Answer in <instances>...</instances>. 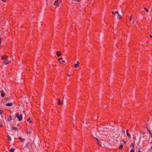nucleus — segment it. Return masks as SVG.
Here are the masks:
<instances>
[{"instance_id":"nucleus-32","label":"nucleus","mask_w":152,"mask_h":152,"mask_svg":"<svg viewBox=\"0 0 152 152\" xmlns=\"http://www.w3.org/2000/svg\"><path fill=\"white\" fill-rule=\"evenodd\" d=\"M148 132H149V133L150 134H151V132L150 131V130H149V129H148Z\"/></svg>"},{"instance_id":"nucleus-5","label":"nucleus","mask_w":152,"mask_h":152,"mask_svg":"<svg viewBox=\"0 0 152 152\" xmlns=\"http://www.w3.org/2000/svg\"><path fill=\"white\" fill-rule=\"evenodd\" d=\"M115 13H117V16L118 17H119V19H121V16L120 15V14L119 13V12L118 11H116L115 12Z\"/></svg>"},{"instance_id":"nucleus-18","label":"nucleus","mask_w":152,"mask_h":152,"mask_svg":"<svg viewBox=\"0 0 152 152\" xmlns=\"http://www.w3.org/2000/svg\"><path fill=\"white\" fill-rule=\"evenodd\" d=\"M26 132L28 134H30L31 132V131H27Z\"/></svg>"},{"instance_id":"nucleus-40","label":"nucleus","mask_w":152,"mask_h":152,"mask_svg":"<svg viewBox=\"0 0 152 152\" xmlns=\"http://www.w3.org/2000/svg\"><path fill=\"white\" fill-rule=\"evenodd\" d=\"M124 143L125 144H126V142H125V141H124Z\"/></svg>"},{"instance_id":"nucleus-3","label":"nucleus","mask_w":152,"mask_h":152,"mask_svg":"<svg viewBox=\"0 0 152 152\" xmlns=\"http://www.w3.org/2000/svg\"><path fill=\"white\" fill-rule=\"evenodd\" d=\"M108 130L109 128H104V129L100 130L99 132L102 133V131L103 132H106L108 131Z\"/></svg>"},{"instance_id":"nucleus-36","label":"nucleus","mask_w":152,"mask_h":152,"mask_svg":"<svg viewBox=\"0 0 152 152\" xmlns=\"http://www.w3.org/2000/svg\"><path fill=\"white\" fill-rule=\"evenodd\" d=\"M62 62H63V63H64V62H65V61L64 60H63V61H62Z\"/></svg>"},{"instance_id":"nucleus-46","label":"nucleus","mask_w":152,"mask_h":152,"mask_svg":"<svg viewBox=\"0 0 152 152\" xmlns=\"http://www.w3.org/2000/svg\"><path fill=\"white\" fill-rule=\"evenodd\" d=\"M139 152H141L140 151H139Z\"/></svg>"},{"instance_id":"nucleus-39","label":"nucleus","mask_w":152,"mask_h":152,"mask_svg":"<svg viewBox=\"0 0 152 152\" xmlns=\"http://www.w3.org/2000/svg\"><path fill=\"white\" fill-rule=\"evenodd\" d=\"M151 137H152V133H151Z\"/></svg>"},{"instance_id":"nucleus-2","label":"nucleus","mask_w":152,"mask_h":152,"mask_svg":"<svg viewBox=\"0 0 152 152\" xmlns=\"http://www.w3.org/2000/svg\"><path fill=\"white\" fill-rule=\"evenodd\" d=\"M61 0H56L54 2V5L56 6H58L59 4L61 3Z\"/></svg>"},{"instance_id":"nucleus-22","label":"nucleus","mask_w":152,"mask_h":152,"mask_svg":"<svg viewBox=\"0 0 152 152\" xmlns=\"http://www.w3.org/2000/svg\"><path fill=\"white\" fill-rule=\"evenodd\" d=\"M63 58H59L58 59V60L59 61H60V60H62Z\"/></svg>"},{"instance_id":"nucleus-26","label":"nucleus","mask_w":152,"mask_h":152,"mask_svg":"<svg viewBox=\"0 0 152 152\" xmlns=\"http://www.w3.org/2000/svg\"><path fill=\"white\" fill-rule=\"evenodd\" d=\"M30 118H28L27 119V121H30Z\"/></svg>"},{"instance_id":"nucleus-41","label":"nucleus","mask_w":152,"mask_h":152,"mask_svg":"<svg viewBox=\"0 0 152 152\" xmlns=\"http://www.w3.org/2000/svg\"><path fill=\"white\" fill-rule=\"evenodd\" d=\"M151 149H152V146H151Z\"/></svg>"},{"instance_id":"nucleus-25","label":"nucleus","mask_w":152,"mask_h":152,"mask_svg":"<svg viewBox=\"0 0 152 152\" xmlns=\"http://www.w3.org/2000/svg\"><path fill=\"white\" fill-rule=\"evenodd\" d=\"M131 145L133 147H134V144H132Z\"/></svg>"},{"instance_id":"nucleus-21","label":"nucleus","mask_w":152,"mask_h":152,"mask_svg":"<svg viewBox=\"0 0 152 152\" xmlns=\"http://www.w3.org/2000/svg\"><path fill=\"white\" fill-rule=\"evenodd\" d=\"M130 152H134V150L132 149L131 150Z\"/></svg>"},{"instance_id":"nucleus-35","label":"nucleus","mask_w":152,"mask_h":152,"mask_svg":"<svg viewBox=\"0 0 152 152\" xmlns=\"http://www.w3.org/2000/svg\"><path fill=\"white\" fill-rule=\"evenodd\" d=\"M67 76H69H69H70V75H69V74H67Z\"/></svg>"},{"instance_id":"nucleus-16","label":"nucleus","mask_w":152,"mask_h":152,"mask_svg":"<svg viewBox=\"0 0 152 152\" xmlns=\"http://www.w3.org/2000/svg\"><path fill=\"white\" fill-rule=\"evenodd\" d=\"M74 66L75 68H77V67L79 66V65L77 64H76Z\"/></svg>"},{"instance_id":"nucleus-30","label":"nucleus","mask_w":152,"mask_h":152,"mask_svg":"<svg viewBox=\"0 0 152 152\" xmlns=\"http://www.w3.org/2000/svg\"><path fill=\"white\" fill-rule=\"evenodd\" d=\"M112 13L113 14H114L115 13V12H114L113 11L112 12Z\"/></svg>"},{"instance_id":"nucleus-42","label":"nucleus","mask_w":152,"mask_h":152,"mask_svg":"<svg viewBox=\"0 0 152 152\" xmlns=\"http://www.w3.org/2000/svg\"><path fill=\"white\" fill-rule=\"evenodd\" d=\"M150 36L151 37H152V36H151V35H150Z\"/></svg>"},{"instance_id":"nucleus-31","label":"nucleus","mask_w":152,"mask_h":152,"mask_svg":"<svg viewBox=\"0 0 152 152\" xmlns=\"http://www.w3.org/2000/svg\"><path fill=\"white\" fill-rule=\"evenodd\" d=\"M32 121H29V123L30 124H31V123H32Z\"/></svg>"},{"instance_id":"nucleus-15","label":"nucleus","mask_w":152,"mask_h":152,"mask_svg":"<svg viewBox=\"0 0 152 152\" xmlns=\"http://www.w3.org/2000/svg\"><path fill=\"white\" fill-rule=\"evenodd\" d=\"M7 138L10 141H11V138L9 135L8 136Z\"/></svg>"},{"instance_id":"nucleus-4","label":"nucleus","mask_w":152,"mask_h":152,"mask_svg":"<svg viewBox=\"0 0 152 152\" xmlns=\"http://www.w3.org/2000/svg\"><path fill=\"white\" fill-rule=\"evenodd\" d=\"M126 135L128 137V138H130L131 137V134L128 133V130L127 129L126 130Z\"/></svg>"},{"instance_id":"nucleus-9","label":"nucleus","mask_w":152,"mask_h":152,"mask_svg":"<svg viewBox=\"0 0 152 152\" xmlns=\"http://www.w3.org/2000/svg\"><path fill=\"white\" fill-rule=\"evenodd\" d=\"M7 58V56H2L1 58L3 59L6 60V58Z\"/></svg>"},{"instance_id":"nucleus-14","label":"nucleus","mask_w":152,"mask_h":152,"mask_svg":"<svg viewBox=\"0 0 152 152\" xmlns=\"http://www.w3.org/2000/svg\"><path fill=\"white\" fill-rule=\"evenodd\" d=\"M12 129H14V130H16L17 131H18V129L17 128L15 127L14 126L12 127Z\"/></svg>"},{"instance_id":"nucleus-28","label":"nucleus","mask_w":152,"mask_h":152,"mask_svg":"<svg viewBox=\"0 0 152 152\" xmlns=\"http://www.w3.org/2000/svg\"><path fill=\"white\" fill-rule=\"evenodd\" d=\"M3 2H6V0H1Z\"/></svg>"},{"instance_id":"nucleus-7","label":"nucleus","mask_w":152,"mask_h":152,"mask_svg":"<svg viewBox=\"0 0 152 152\" xmlns=\"http://www.w3.org/2000/svg\"><path fill=\"white\" fill-rule=\"evenodd\" d=\"M58 105H61L63 103L61 102V101L60 99H58Z\"/></svg>"},{"instance_id":"nucleus-11","label":"nucleus","mask_w":152,"mask_h":152,"mask_svg":"<svg viewBox=\"0 0 152 152\" xmlns=\"http://www.w3.org/2000/svg\"><path fill=\"white\" fill-rule=\"evenodd\" d=\"M1 92V96L2 97H4V92L3 91H2Z\"/></svg>"},{"instance_id":"nucleus-27","label":"nucleus","mask_w":152,"mask_h":152,"mask_svg":"<svg viewBox=\"0 0 152 152\" xmlns=\"http://www.w3.org/2000/svg\"><path fill=\"white\" fill-rule=\"evenodd\" d=\"M133 139H134V140H136V137H134V138H133Z\"/></svg>"},{"instance_id":"nucleus-34","label":"nucleus","mask_w":152,"mask_h":152,"mask_svg":"<svg viewBox=\"0 0 152 152\" xmlns=\"http://www.w3.org/2000/svg\"><path fill=\"white\" fill-rule=\"evenodd\" d=\"M10 120L12 119V117L11 116H10Z\"/></svg>"},{"instance_id":"nucleus-10","label":"nucleus","mask_w":152,"mask_h":152,"mask_svg":"<svg viewBox=\"0 0 152 152\" xmlns=\"http://www.w3.org/2000/svg\"><path fill=\"white\" fill-rule=\"evenodd\" d=\"M10 61H9L8 60H6L5 61H4V64H8L10 62Z\"/></svg>"},{"instance_id":"nucleus-19","label":"nucleus","mask_w":152,"mask_h":152,"mask_svg":"<svg viewBox=\"0 0 152 152\" xmlns=\"http://www.w3.org/2000/svg\"><path fill=\"white\" fill-rule=\"evenodd\" d=\"M96 139L97 140V141H98V144H99V146H100V143H99V140H98V139L96 138Z\"/></svg>"},{"instance_id":"nucleus-29","label":"nucleus","mask_w":152,"mask_h":152,"mask_svg":"<svg viewBox=\"0 0 152 152\" xmlns=\"http://www.w3.org/2000/svg\"><path fill=\"white\" fill-rule=\"evenodd\" d=\"M77 64H78V65H79V64H80V63L78 61H77Z\"/></svg>"},{"instance_id":"nucleus-38","label":"nucleus","mask_w":152,"mask_h":152,"mask_svg":"<svg viewBox=\"0 0 152 152\" xmlns=\"http://www.w3.org/2000/svg\"><path fill=\"white\" fill-rule=\"evenodd\" d=\"M134 21H133L132 22V23L133 24H134Z\"/></svg>"},{"instance_id":"nucleus-8","label":"nucleus","mask_w":152,"mask_h":152,"mask_svg":"<svg viewBox=\"0 0 152 152\" xmlns=\"http://www.w3.org/2000/svg\"><path fill=\"white\" fill-rule=\"evenodd\" d=\"M56 54L58 56H59L61 55V52L60 51H57L56 52Z\"/></svg>"},{"instance_id":"nucleus-12","label":"nucleus","mask_w":152,"mask_h":152,"mask_svg":"<svg viewBox=\"0 0 152 152\" xmlns=\"http://www.w3.org/2000/svg\"><path fill=\"white\" fill-rule=\"evenodd\" d=\"M15 151V149L13 148H11L10 151V152H14V151Z\"/></svg>"},{"instance_id":"nucleus-1","label":"nucleus","mask_w":152,"mask_h":152,"mask_svg":"<svg viewBox=\"0 0 152 152\" xmlns=\"http://www.w3.org/2000/svg\"><path fill=\"white\" fill-rule=\"evenodd\" d=\"M16 116L17 118H18L19 121H21L22 119V115L21 114H19L18 113H17L16 114Z\"/></svg>"},{"instance_id":"nucleus-20","label":"nucleus","mask_w":152,"mask_h":152,"mask_svg":"<svg viewBox=\"0 0 152 152\" xmlns=\"http://www.w3.org/2000/svg\"><path fill=\"white\" fill-rule=\"evenodd\" d=\"M132 16H131V17H130V18H129V20L130 21H132Z\"/></svg>"},{"instance_id":"nucleus-37","label":"nucleus","mask_w":152,"mask_h":152,"mask_svg":"<svg viewBox=\"0 0 152 152\" xmlns=\"http://www.w3.org/2000/svg\"><path fill=\"white\" fill-rule=\"evenodd\" d=\"M1 38H0V45L1 44Z\"/></svg>"},{"instance_id":"nucleus-13","label":"nucleus","mask_w":152,"mask_h":152,"mask_svg":"<svg viewBox=\"0 0 152 152\" xmlns=\"http://www.w3.org/2000/svg\"><path fill=\"white\" fill-rule=\"evenodd\" d=\"M19 139L21 140L22 142H23L24 141V139L22 138L21 137H19Z\"/></svg>"},{"instance_id":"nucleus-23","label":"nucleus","mask_w":152,"mask_h":152,"mask_svg":"<svg viewBox=\"0 0 152 152\" xmlns=\"http://www.w3.org/2000/svg\"><path fill=\"white\" fill-rule=\"evenodd\" d=\"M2 111L1 110H0V115L2 114Z\"/></svg>"},{"instance_id":"nucleus-24","label":"nucleus","mask_w":152,"mask_h":152,"mask_svg":"<svg viewBox=\"0 0 152 152\" xmlns=\"http://www.w3.org/2000/svg\"><path fill=\"white\" fill-rule=\"evenodd\" d=\"M144 9H145V10L147 12H148V10L146 8H144Z\"/></svg>"},{"instance_id":"nucleus-33","label":"nucleus","mask_w":152,"mask_h":152,"mask_svg":"<svg viewBox=\"0 0 152 152\" xmlns=\"http://www.w3.org/2000/svg\"><path fill=\"white\" fill-rule=\"evenodd\" d=\"M9 99H8V98H7L6 99V101H8V100H9Z\"/></svg>"},{"instance_id":"nucleus-43","label":"nucleus","mask_w":152,"mask_h":152,"mask_svg":"<svg viewBox=\"0 0 152 152\" xmlns=\"http://www.w3.org/2000/svg\"><path fill=\"white\" fill-rule=\"evenodd\" d=\"M0 126H1V127H2V126L1 125V124L0 125Z\"/></svg>"},{"instance_id":"nucleus-44","label":"nucleus","mask_w":152,"mask_h":152,"mask_svg":"<svg viewBox=\"0 0 152 152\" xmlns=\"http://www.w3.org/2000/svg\"><path fill=\"white\" fill-rule=\"evenodd\" d=\"M151 144H152V142L151 143Z\"/></svg>"},{"instance_id":"nucleus-47","label":"nucleus","mask_w":152,"mask_h":152,"mask_svg":"<svg viewBox=\"0 0 152 152\" xmlns=\"http://www.w3.org/2000/svg\"><path fill=\"white\" fill-rule=\"evenodd\" d=\"M5 152H7V151H5Z\"/></svg>"},{"instance_id":"nucleus-45","label":"nucleus","mask_w":152,"mask_h":152,"mask_svg":"<svg viewBox=\"0 0 152 152\" xmlns=\"http://www.w3.org/2000/svg\"><path fill=\"white\" fill-rule=\"evenodd\" d=\"M50 2L51 3V0H50Z\"/></svg>"},{"instance_id":"nucleus-6","label":"nucleus","mask_w":152,"mask_h":152,"mask_svg":"<svg viewBox=\"0 0 152 152\" xmlns=\"http://www.w3.org/2000/svg\"><path fill=\"white\" fill-rule=\"evenodd\" d=\"M13 104L12 103H8L6 104V106L11 107L12 106Z\"/></svg>"},{"instance_id":"nucleus-17","label":"nucleus","mask_w":152,"mask_h":152,"mask_svg":"<svg viewBox=\"0 0 152 152\" xmlns=\"http://www.w3.org/2000/svg\"><path fill=\"white\" fill-rule=\"evenodd\" d=\"M123 147V145H121L119 147V148L120 149H122Z\"/></svg>"}]
</instances>
